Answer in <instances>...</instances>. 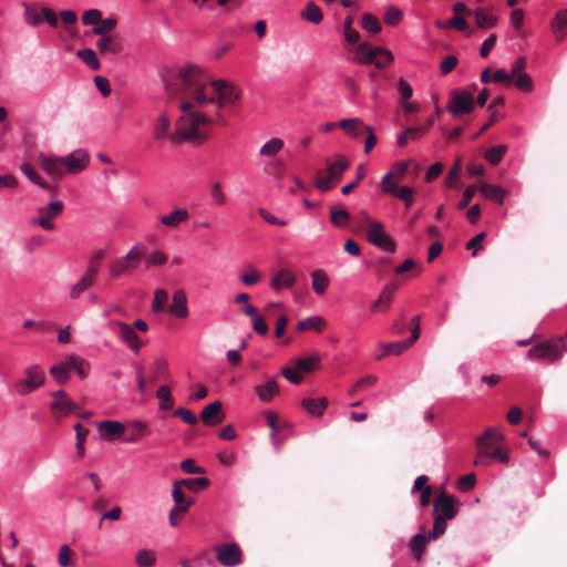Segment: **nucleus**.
<instances>
[{
  "mask_svg": "<svg viewBox=\"0 0 567 567\" xmlns=\"http://www.w3.org/2000/svg\"><path fill=\"white\" fill-rule=\"evenodd\" d=\"M504 436L495 433L492 429H487L481 436L476 439L478 452L474 464L476 466H487L488 458L507 463L509 461L508 453L503 446Z\"/></svg>",
  "mask_w": 567,
  "mask_h": 567,
  "instance_id": "3",
  "label": "nucleus"
},
{
  "mask_svg": "<svg viewBox=\"0 0 567 567\" xmlns=\"http://www.w3.org/2000/svg\"><path fill=\"white\" fill-rule=\"evenodd\" d=\"M301 18L313 24H318L322 21V11L313 1H309L305 9L301 11Z\"/></svg>",
  "mask_w": 567,
  "mask_h": 567,
  "instance_id": "37",
  "label": "nucleus"
},
{
  "mask_svg": "<svg viewBox=\"0 0 567 567\" xmlns=\"http://www.w3.org/2000/svg\"><path fill=\"white\" fill-rule=\"evenodd\" d=\"M475 107L473 95L465 90H454L447 104V111L454 116L471 113Z\"/></svg>",
  "mask_w": 567,
  "mask_h": 567,
  "instance_id": "9",
  "label": "nucleus"
},
{
  "mask_svg": "<svg viewBox=\"0 0 567 567\" xmlns=\"http://www.w3.org/2000/svg\"><path fill=\"white\" fill-rule=\"evenodd\" d=\"M480 189H481L483 197H485L486 199L493 200L499 205L504 204V199H505V195H506V190L504 188H502L497 185L484 183L481 185Z\"/></svg>",
  "mask_w": 567,
  "mask_h": 567,
  "instance_id": "31",
  "label": "nucleus"
},
{
  "mask_svg": "<svg viewBox=\"0 0 567 567\" xmlns=\"http://www.w3.org/2000/svg\"><path fill=\"white\" fill-rule=\"evenodd\" d=\"M78 56L92 70L96 71L100 69V62L96 53L92 49H83L78 52Z\"/></svg>",
  "mask_w": 567,
  "mask_h": 567,
  "instance_id": "53",
  "label": "nucleus"
},
{
  "mask_svg": "<svg viewBox=\"0 0 567 567\" xmlns=\"http://www.w3.org/2000/svg\"><path fill=\"white\" fill-rule=\"evenodd\" d=\"M296 284V276L289 268H284L276 271L271 278L270 287L280 292L282 290L291 289Z\"/></svg>",
  "mask_w": 567,
  "mask_h": 567,
  "instance_id": "18",
  "label": "nucleus"
},
{
  "mask_svg": "<svg viewBox=\"0 0 567 567\" xmlns=\"http://www.w3.org/2000/svg\"><path fill=\"white\" fill-rule=\"evenodd\" d=\"M551 32L556 41H563L567 35V9H560L551 21Z\"/></svg>",
  "mask_w": 567,
  "mask_h": 567,
  "instance_id": "26",
  "label": "nucleus"
},
{
  "mask_svg": "<svg viewBox=\"0 0 567 567\" xmlns=\"http://www.w3.org/2000/svg\"><path fill=\"white\" fill-rule=\"evenodd\" d=\"M52 396L54 401L51 403V411L55 419L60 420L71 413H78V404L70 399L65 391H55L52 393Z\"/></svg>",
  "mask_w": 567,
  "mask_h": 567,
  "instance_id": "15",
  "label": "nucleus"
},
{
  "mask_svg": "<svg viewBox=\"0 0 567 567\" xmlns=\"http://www.w3.org/2000/svg\"><path fill=\"white\" fill-rule=\"evenodd\" d=\"M330 220L336 227L346 228L350 221V214L343 208L331 207Z\"/></svg>",
  "mask_w": 567,
  "mask_h": 567,
  "instance_id": "40",
  "label": "nucleus"
},
{
  "mask_svg": "<svg viewBox=\"0 0 567 567\" xmlns=\"http://www.w3.org/2000/svg\"><path fill=\"white\" fill-rule=\"evenodd\" d=\"M144 250L145 246L143 244H135L124 257L117 258L110 264V276L118 278L136 269L144 257Z\"/></svg>",
  "mask_w": 567,
  "mask_h": 567,
  "instance_id": "7",
  "label": "nucleus"
},
{
  "mask_svg": "<svg viewBox=\"0 0 567 567\" xmlns=\"http://www.w3.org/2000/svg\"><path fill=\"white\" fill-rule=\"evenodd\" d=\"M156 561L155 553L150 549H141L136 555V564L138 567H152Z\"/></svg>",
  "mask_w": 567,
  "mask_h": 567,
  "instance_id": "55",
  "label": "nucleus"
},
{
  "mask_svg": "<svg viewBox=\"0 0 567 567\" xmlns=\"http://www.w3.org/2000/svg\"><path fill=\"white\" fill-rule=\"evenodd\" d=\"M63 362L68 371H74L82 379H84L87 375L90 364L84 358L75 353H70L65 357Z\"/></svg>",
  "mask_w": 567,
  "mask_h": 567,
  "instance_id": "22",
  "label": "nucleus"
},
{
  "mask_svg": "<svg viewBox=\"0 0 567 567\" xmlns=\"http://www.w3.org/2000/svg\"><path fill=\"white\" fill-rule=\"evenodd\" d=\"M284 147V141L279 137H274L267 141L259 151V154L265 157L275 156Z\"/></svg>",
  "mask_w": 567,
  "mask_h": 567,
  "instance_id": "42",
  "label": "nucleus"
},
{
  "mask_svg": "<svg viewBox=\"0 0 567 567\" xmlns=\"http://www.w3.org/2000/svg\"><path fill=\"white\" fill-rule=\"evenodd\" d=\"M181 488V483L175 482L173 485L172 496L175 503L174 507H176V509H181L182 513H185L195 503V501L194 498H186Z\"/></svg>",
  "mask_w": 567,
  "mask_h": 567,
  "instance_id": "33",
  "label": "nucleus"
},
{
  "mask_svg": "<svg viewBox=\"0 0 567 567\" xmlns=\"http://www.w3.org/2000/svg\"><path fill=\"white\" fill-rule=\"evenodd\" d=\"M377 48L371 47L368 42L360 43L354 53V61L360 64H372L375 58Z\"/></svg>",
  "mask_w": 567,
  "mask_h": 567,
  "instance_id": "30",
  "label": "nucleus"
},
{
  "mask_svg": "<svg viewBox=\"0 0 567 567\" xmlns=\"http://www.w3.org/2000/svg\"><path fill=\"white\" fill-rule=\"evenodd\" d=\"M66 172L75 174L82 172L90 162V155L85 150L79 148L62 157Z\"/></svg>",
  "mask_w": 567,
  "mask_h": 567,
  "instance_id": "16",
  "label": "nucleus"
},
{
  "mask_svg": "<svg viewBox=\"0 0 567 567\" xmlns=\"http://www.w3.org/2000/svg\"><path fill=\"white\" fill-rule=\"evenodd\" d=\"M412 344H413V342L410 339H408V340H403V341H396V342L389 343V344L384 346L383 349L386 354L399 355V354L403 353Z\"/></svg>",
  "mask_w": 567,
  "mask_h": 567,
  "instance_id": "57",
  "label": "nucleus"
},
{
  "mask_svg": "<svg viewBox=\"0 0 567 567\" xmlns=\"http://www.w3.org/2000/svg\"><path fill=\"white\" fill-rule=\"evenodd\" d=\"M367 238L372 245L377 246L378 248L386 252L395 251V243L390 237V235L385 233L383 225L381 223L371 224V227H369L367 233Z\"/></svg>",
  "mask_w": 567,
  "mask_h": 567,
  "instance_id": "14",
  "label": "nucleus"
},
{
  "mask_svg": "<svg viewBox=\"0 0 567 567\" xmlns=\"http://www.w3.org/2000/svg\"><path fill=\"white\" fill-rule=\"evenodd\" d=\"M326 326V320L320 317V316H312V317H308L303 320H300L298 323H297V327L296 329L298 331H306V330H316V331H321Z\"/></svg>",
  "mask_w": 567,
  "mask_h": 567,
  "instance_id": "38",
  "label": "nucleus"
},
{
  "mask_svg": "<svg viewBox=\"0 0 567 567\" xmlns=\"http://www.w3.org/2000/svg\"><path fill=\"white\" fill-rule=\"evenodd\" d=\"M73 550L69 545L64 544L60 547L58 554V561L61 567H70L74 565Z\"/></svg>",
  "mask_w": 567,
  "mask_h": 567,
  "instance_id": "54",
  "label": "nucleus"
},
{
  "mask_svg": "<svg viewBox=\"0 0 567 567\" xmlns=\"http://www.w3.org/2000/svg\"><path fill=\"white\" fill-rule=\"evenodd\" d=\"M361 27L365 31L373 33V34H377L381 31V24H380V21L378 20V18L368 12H365L362 16Z\"/></svg>",
  "mask_w": 567,
  "mask_h": 567,
  "instance_id": "50",
  "label": "nucleus"
},
{
  "mask_svg": "<svg viewBox=\"0 0 567 567\" xmlns=\"http://www.w3.org/2000/svg\"><path fill=\"white\" fill-rule=\"evenodd\" d=\"M328 399L326 396L321 398H305L301 401V406L305 409L311 416L321 417L324 414L326 409L328 408Z\"/></svg>",
  "mask_w": 567,
  "mask_h": 567,
  "instance_id": "21",
  "label": "nucleus"
},
{
  "mask_svg": "<svg viewBox=\"0 0 567 567\" xmlns=\"http://www.w3.org/2000/svg\"><path fill=\"white\" fill-rule=\"evenodd\" d=\"M102 18V12L99 9L86 10L82 16V22L84 25H96Z\"/></svg>",
  "mask_w": 567,
  "mask_h": 567,
  "instance_id": "64",
  "label": "nucleus"
},
{
  "mask_svg": "<svg viewBox=\"0 0 567 567\" xmlns=\"http://www.w3.org/2000/svg\"><path fill=\"white\" fill-rule=\"evenodd\" d=\"M398 285L384 286L379 298L372 302L370 307L371 311H386L390 308L393 295Z\"/></svg>",
  "mask_w": 567,
  "mask_h": 567,
  "instance_id": "24",
  "label": "nucleus"
},
{
  "mask_svg": "<svg viewBox=\"0 0 567 567\" xmlns=\"http://www.w3.org/2000/svg\"><path fill=\"white\" fill-rule=\"evenodd\" d=\"M156 396L159 400L161 410H171L173 408L174 401L168 385H161L157 389Z\"/></svg>",
  "mask_w": 567,
  "mask_h": 567,
  "instance_id": "46",
  "label": "nucleus"
},
{
  "mask_svg": "<svg viewBox=\"0 0 567 567\" xmlns=\"http://www.w3.org/2000/svg\"><path fill=\"white\" fill-rule=\"evenodd\" d=\"M311 281L312 289L317 295H322L326 292L329 285V279L323 270H315L311 274Z\"/></svg>",
  "mask_w": 567,
  "mask_h": 567,
  "instance_id": "39",
  "label": "nucleus"
},
{
  "mask_svg": "<svg viewBox=\"0 0 567 567\" xmlns=\"http://www.w3.org/2000/svg\"><path fill=\"white\" fill-rule=\"evenodd\" d=\"M96 48L102 54L107 52L117 53L120 51L118 42L113 37L107 35H101L96 41Z\"/></svg>",
  "mask_w": 567,
  "mask_h": 567,
  "instance_id": "41",
  "label": "nucleus"
},
{
  "mask_svg": "<svg viewBox=\"0 0 567 567\" xmlns=\"http://www.w3.org/2000/svg\"><path fill=\"white\" fill-rule=\"evenodd\" d=\"M349 167L350 162L341 154L328 157L326 159V169L316 172V187L321 192L331 190Z\"/></svg>",
  "mask_w": 567,
  "mask_h": 567,
  "instance_id": "5",
  "label": "nucleus"
},
{
  "mask_svg": "<svg viewBox=\"0 0 567 567\" xmlns=\"http://www.w3.org/2000/svg\"><path fill=\"white\" fill-rule=\"evenodd\" d=\"M402 18L403 11L400 8L395 6L386 7L383 19L388 25H398L401 22Z\"/></svg>",
  "mask_w": 567,
  "mask_h": 567,
  "instance_id": "48",
  "label": "nucleus"
},
{
  "mask_svg": "<svg viewBox=\"0 0 567 567\" xmlns=\"http://www.w3.org/2000/svg\"><path fill=\"white\" fill-rule=\"evenodd\" d=\"M398 198L405 203V206L409 207L413 203V194L414 190L410 186H402L400 188H395L393 193Z\"/></svg>",
  "mask_w": 567,
  "mask_h": 567,
  "instance_id": "62",
  "label": "nucleus"
},
{
  "mask_svg": "<svg viewBox=\"0 0 567 567\" xmlns=\"http://www.w3.org/2000/svg\"><path fill=\"white\" fill-rule=\"evenodd\" d=\"M177 483H181L182 487L196 492L206 488L209 485V480L207 477L185 478Z\"/></svg>",
  "mask_w": 567,
  "mask_h": 567,
  "instance_id": "49",
  "label": "nucleus"
},
{
  "mask_svg": "<svg viewBox=\"0 0 567 567\" xmlns=\"http://www.w3.org/2000/svg\"><path fill=\"white\" fill-rule=\"evenodd\" d=\"M130 426L132 431L122 437L124 443H136L142 436L150 433V429L143 421H133Z\"/></svg>",
  "mask_w": 567,
  "mask_h": 567,
  "instance_id": "32",
  "label": "nucleus"
},
{
  "mask_svg": "<svg viewBox=\"0 0 567 567\" xmlns=\"http://www.w3.org/2000/svg\"><path fill=\"white\" fill-rule=\"evenodd\" d=\"M179 109L183 115L176 123L175 133L169 137L171 142L174 144L179 142H205L208 134L203 131V127L210 124V118L194 110V104L189 101L182 102Z\"/></svg>",
  "mask_w": 567,
  "mask_h": 567,
  "instance_id": "2",
  "label": "nucleus"
},
{
  "mask_svg": "<svg viewBox=\"0 0 567 567\" xmlns=\"http://www.w3.org/2000/svg\"><path fill=\"white\" fill-rule=\"evenodd\" d=\"M506 151H507L506 145H496V146L488 148L484 153V157L489 164L495 166L503 159Z\"/></svg>",
  "mask_w": 567,
  "mask_h": 567,
  "instance_id": "44",
  "label": "nucleus"
},
{
  "mask_svg": "<svg viewBox=\"0 0 567 567\" xmlns=\"http://www.w3.org/2000/svg\"><path fill=\"white\" fill-rule=\"evenodd\" d=\"M165 89L172 95L193 99L195 104L203 106L216 101L215 95H208V85L204 82L200 69L187 65L178 69L165 80Z\"/></svg>",
  "mask_w": 567,
  "mask_h": 567,
  "instance_id": "1",
  "label": "nucleus"
},
{
  "mask_svg": "<svg viewBox=\"0 0 567 567\" xmlns=\"http://www.w3.org/2000/svg\"><path fill=\"white\" fill-rule=\"evenodd\" d=\"M74 430L76 432V451L79 456L84 455V443H85V436L87 435L89 431L83 429L81 423H76L74 425Z\"/></svg>",
  "mask_w": 567,
  "mask_h": 567,
  "instance_id": "61",
  "label": "nucleus"
},
{
  "mask_svg": "<svg viewBox=\"0 0 567 567\" xmlns=\"http://www.w3.org/2000/svg\"><path fill=\"white\" fill-rule=\"evenodd\" d=\"M167 300H168V293L165 289H162V288L155 289L154 298H153V302H152V311L154 313H159V312L164 311Z\"/></svg>",
  "mask_w": 567,
  "mask_h": 567,
  "instance_id": "45",
  "label": "nucleus"
},
{
  "mask_svg": "<svg viewBox=\"0 0 567 567\" xmlns=\"http://www.w3.org/2000/svg\"><path fill=\"white\" fill-rule=\"evenodd\" d=\"M566 349L564 338L550 339L534 344L528 350L527 358L530 360H546L553 363L563 357Z\"/></svg>",
  "mask_w": 567,
  "mask_h": 567,
  "instance_id": "6",
  "label": "nucleus"
},
{
  "mask_svg": "<svg viewBox=\"0 0 567 567\" xmlns=\"http://www.w3.org/2000/svg\"><path fill=\"white\" fill-rule=\"evenodd\" d=\"M209 195L215 205L221 206L226 203V196L223 192L220 183L216 182L212 184Z\"/></svg>",
  "mask_w": 567,
  "mask_h": 567,
  "instance_id": "59",
  "label": "nucleus"
},
{
  "mask_svg": "<svg viewBox=\"0 0 567 567\" xmlns=\"http://www.w3.org/2000/svg\"><path fill=\"white\" fill-rule=\"evenodd\" d=\"M109 329L116 333L120 339L135 353L138 354L143 343L134 331L133 327L120 320L109 322Z\"/></svg>",
  "mask_w": 567,
  "mask_h": 567,
  "instance_id": "10",
  "label": "nucleus"
},
{
  "mask_svg": "<svg viewBox=\"0 0 567 567\" xmlns=\"http://www.w3.org/2000/svg\"><path fill=\"white\" fill-rule=\"evenodd\" d=\"M427 539L431 540L429 536H425L424 529H422L420 533H417L411 538L410 548L416 560H421L425 550Z\"/></svg>",
  "mask_w": 567,
  "mask_h": 567,
  "instance_id": "35",
  "label": "nucleus"
},
{
  "mask_svg": "<svg viewBox=\"0 0 567 567\" xmlns=\"http://www.w3.org/2000/svg\"><path fill=\"white\" fill-rule=\"evenodd\" d=\"M49 372H50V375L52 377V379L59 384H64L69 380V371H68L64 362H62L60 364L52 365L50 368Z\"/></svg>",
  "mask_w": 567,
  "mask_h": 567,
  "instance_id": "52",
  "label": "nucleus"
},
{
  "mask_svg": "<svg viewBox=\"0 0 567 567\" xmlns=\"http://www.w3.org/2000/svg\"><path fill=\"white\" fill-rule=\"evenodd\" d=\"M338 125L352 137H359L361 135V128L365 131L368 126L359 118H344L341 120Z\"/></svg>",
  "mask_w": 567,
  "mask_h": 567,
  "instance_id": "36",
  "label": "nucleus"
},
{
  "mask_svg": "<svg viewBox=\"0 0 567 567\" xmlns=\"http://www.w3.org/2000/svg\"><path fill=\"white\" fill-rule=\"evenodd\" d=\"M24 22L30 27H37L42 22V12L39 3L23 2L22 4Z\"/></svg>",
  "mask_w": 567,
  "mask_h": 567,
  "instance_id": "28",
  "label": "nucleus"
},
{
  "mask_svg": "<svg viewBox=\"0 0 567 567\" xmlns=\"http://www.w3.org/2000/svg\"><path fill=\"white\" fill-rule=\"evenodd\" d=\"M200 417L206 425L214 426L219 424L224 419L221 402L215 401L206 405L200 413Z\"/></svg>",
  "mask_w": 567,
  "mask_h": 567,
  "instance_id": "20",
  "label": "nucleus"
},
{
  "mask_svg": "<svg viewBox=\"0 0 567 567\" xmlns=\"http://www.w3.org/2000/svg\"><path fill=\"white\" fill-rule=\"evenodd\" d=\"M189 217V214L184 208H175L173 212L159 217V223L166 227L178 228V226L185 223Z\"/></svg>",
  "mask_w": 567,
  "mask_h": 567,
  "instance_id": "27",
  "label": "nucleus"
},
{
  "mask_svg": "<svg viewBox=\"0 0 567 567\" xmlns=\"http://www.w3.org/2000/svg\"><path fill=\"white\" fill-rule=\"evenodd\" d=\"M515 86L524 92H532L534 84L532 78L527 73H520L513 79Z\"/></svg>",
  "mask_w": 567,
  "mask_h": 567,
  "instance_id": "58",
  "label": "nucleus"
},
{
  "mask_svg": "<svg viewBox=\"0 0 567 567\" xmlns=\"http://www.w3.org/2000/svg\"><path fill=\"white\" fill-rule=\"evenodd\" d=\"M45 374L40 365L33 364L25 369L24 379L14 382L13 389L17 394L24 396L43 385Z\"/></svg>",
  "mask_w": 567,
  "mask_h": 567,
  "instance_id": "8",
  "label": "nucleus"
},
{
  "mask_svg": "<svg viewBox=\"0 0 567 567\" xmlns=\"http://www.w3.org/2000/svg\"><path fill=\"white\" fill-rule=\"evenodd\" d=\"M216 558L224 567H235L243 563V550L236 543L216 545Z\"/></svg>",
  "mask_w": 567,
  "mask_h": 567,
  "instance_id": "13",
  "label": "nucleus"
},
{
  "mask_svg": "<svg viewBox=\"0 0 567 567\" xmlns=\"http://www.w3.org/2000/svg\"><path fill=\"white\" fill-rule=\"evenodd\" d=\"M393 61V54L390 50L384 48H377L375 58L372 61L378 69H384Z\"/></svg>",
  "mask_w": 567,
  "mask_h": 567,
  "instance_id": "47",
  "label": "nucleus"
},
{
  "mask_svg": "<svg viewBox=\"0 0 567 567\" xmlns=\"http://www.w3.org/2000/svg\"><path fill=\"white\" fill-rule=\"evenodd\" d=\"M319 362L320 358L316 355L302 358L296 362V369L301 372H311L318 367Z\"/></svg>",
  "mask_w": 567,
  "mask_h": 567,
  "instance_id": "56",
  "label": "nucleus"
},
{
  "mask_svg": "<svg viewBox=\"0 0 567 567\" xmlns=\"http://www.w3.org/2000/svg\"><path fill=\"white\" fill-rule=\"evenodd\" d=\"M117 24L115 18H106L100 20V22L93 27L92 32L96 35H107L109 32L113 31Z\"/></svg>",
  "mask_w": 567,
  "mask_h": 567,
  "instance_id": "51",
  "label": "nucleus"
},
{
  "mask_svg": "<svg viewBox=\"0 0 567 567\" xmlns=\"http://www.w3.org/2000/svg\"><path fill=\"white\" fill-rule=\"evenodd\" d=\"M460 503L453 495L442 492L433 502L432 514L434 518L433 528L429 533L430 539H436L442 536L447 527V520L453 519L457 515Z\"/></svg>",
  "mask_w": 567,
  "mask_h": 567,
  "instance_id": "4",
  "label": "nucleus"
},
{
  "mask_svg": "<svg viewBox=\"0 0 567 567\" xmlns=\"http://www.w3.org/2000/svg\"><path fill=\"white\" fill-rule=\"evenodd\" d=\"M97 275V266H87L83 276L71 287L70 298L75 300L89 289L94 282Z\"/></svg>",
  "mask_w": 567,
  "mask_h": 567,
  "instance_id": "17",
  "label": "nucleus"
},
{
  "mask_svg": "<svg viewBox=\"0 0 567 567\" xmlns=\"http://www.w3.org/2000/svg\"><path fill=\"white\" fill-rule=\"evenodd\" d=\"M255 393L262 402H270L278 393L279 386L275 378L267 380L264 384L255 386Z\"/></svg>",
  "mask_w": 567,
  "mask_h": 567,
  "instance_id": "25",
  "label": "nucleus"
},
{
  "mask_svg": "<svg viewBox=\"0 0 567 567\" xmlns=\"http://www.w3.org/2000/svg\"><path fill=\"white\" fill-rule=\"evenodd\" d=\"M41 167L52 176L60 177L62 175V168L64 167L63 158L58 156H48L40 154L39 156Z\"/></svg>",
  "mask_w": 567,
  "mask_h": 567,
  "instance_id": "23",
  "label": "nucleus"
},
{
  "mask_svg": "<svg viewBox=\"0 0 567 567\" xmlns=\"http://www.w3.org/2000/svg\"><path fill=\"white\" fill-rule=\"evenodd\" d=\"M168 312L177 319H184L188 316L187 296L183 289H177L173 292Z\"/></svg>",
  "mask_w": 567,
  "mask_h": 567,
  "instance_id": "19",
  "label": "nucleus"
},
{
  "mask_svg": "<svg viewBox=\"0 0 567 567\" xmlns=\"http://www.w3.org/2000/svg\"><path fill=\"white\" fill-rule=\"evenodd\" d=\"M99 429L104 431L109 437L120 435L124 431V424L118 421L105 420L99 423Z\"/></svg>",
  "mask_w": 567,
  "mask_h": 567,
  "instance_id": "43",
  "label": "nucleus"
},
{
  "mask_svg": "<svg viewBox=\"0 0 567 567\" xmlns=\"http://www.w3.org/2000/svg\"><path fill=\"white\" fill-rule=\"evenodd\" d=\"M209 86L217 93L218 110L226 104L237 103L241 97L240 89L224 80H214L209 83Z\"/></svg>",
  "mask_w": 567,
  "mask_h": 567,
  "instance_id": "11",
  "label": "nucleus"
},
{
  "mask_svg": "<svg viewBox=\"0 0 567 567\" xmlns=\"http://www.w3.org/2000/svg\"><path fill=\"white\" fill-rule=\"evenodd\" d=\"M476 476L475 474H466L458 478L457 488L462 492H468L475 487Z\"/></svg>",
  "mask_w": 567,
  "mask_h": 567,
  "instance_id": "63",
  "label": "nucleus"
},
{
  "mask_svg": "<svg viewBox=\"0 0 567 567\" xmlns=\"http://www.w3.org/2000/svg\"><path fill=\"white\" fill-rule=\"evenodd\" d=\"M20 169L32 183L39 185L42 188H47V183L38 176V174L30 164L23 163L20 166Z\"/></svg>",
  "mask_w": 567,
  "mask_h": 567,
  "instance_id": "60",
  "label": "nucleus"
},
{
  "mask_svg": "<svg viewBox=\"0 0 567 567\" xmlns=\"http://www.w3.org/2000/svg\"><path fill=\"white\" fill-rule=\"evenodd\" d=\"M476 27L480 29H489L496 25L497 17L487 8H477L474 10Z\"/></svg>",
  "mask_w": 567,
  "mask_h": 567,
  "instance_id": "29",
  "label": "nucleus"
},
{
  "mask_svg": "<svg viewBox=\"0 0 567 567\" xmlns=\"http://www.w3.org/2000/svg\"><path fill=\"white\" fill-rule=\"evenodd\" d=\"M63 203L60 199H52L45 208H41L40 215L30 219V225L40 226L44 230H53L55 228L54 218L61 215Z\"/></svg>",
  "mask_w": 567,
  "mask_h": 567,
  "instance_id": "12",
  "label": "nucleus"
},
{
  "mask_svg": "<svg viewBox=\"0 0 567 567\" xmlns=\"http://www.w3.org/2000/svg\"><path fill=\"white\" fill-rule=\"evenodd\" d=\"M169 128H171V121L167 117V115L164 113L159 114L156 120V123L154 125V131H153V135H154L155 140L163 141V140L171 137V135H168Z\"/></svg>",
  "mask_w": 567,
  "mask_h": 567,
  "instance_id": "34",
  "label": "nucleus"
}]
</instances>
